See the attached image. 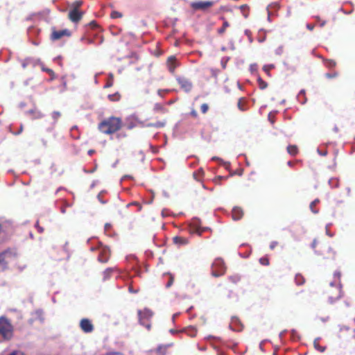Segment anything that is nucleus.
Segmentation results:
<instances>
[{
	"mask_svg": "<svg viewBox=\"0 0 355 355\" xmlns=\"http://www.w3.org/2000/svg\"><path fill=\"white\" fill-rule=\"evenodd\" d=\"M121 127V120L116 117H110L102 121L98 128L105 134H112L119 130Z\"/></svg>",
	"mask_w": 355,
	"mask_h": 355,
	"instance_id": "f257e3e1",
	"label": "nucleus"
},
{
	"mask_svg": "<svg viewBox=\"0 0 355 355\" xmlns=\"http://www.w3.org/2000/svg\"><path fill=\"white\" fill-rule=\"evenodd\" d=\"M0 336L3 340H9L12 336V326L4 317L0 318Z\"/></svg>",
	"mask_w": 355,
	"mask_h": 355,
	"instance_id": "f03ea898",
	"label": "nucleus"
},
{
	"mask_svg": "<svg viewBox=\"0 0 355 355\" xmlns=\"http://www.w3.org/2000/svg\"><path fill=\"white\" fill-rule=\"evenodd\" d=\"M17 255L14 250H7L0 254V271L7 268L8 263L11 261Z\"/></svg>",
	"mask_w": 355,
	"mask_h": 355,
	"instance_id": "7ed1b4c3",
	"label": "nucleus"
},
{
	"mask_svg": "<svg viewBox=\"0 0 355 355\" xmlns=\"http://www.w3.org/2000/svg\"><path fill=\"white\" fill-rule=\"evenodd\" d=\"M334 277L337 279V282L335 280L334 282L330 283V286L334 288L336 293L334 296L329 297V302L332 303L333 299L338 300L341 297V286L340 284V273L339 272H335Z\"/></svg>",
	"mask_w": 355,
	"mask_h": 355,
	"instance_id": "20e7f679",
	"label": "nucleus"
},
{
	"mask_svg": "<svg viewBox=\"0 0 355 355\" xmlns=\"http://www.w3.org/2000/svg\"><path fill=\"white\" fill-rule=\"evenodd\" d=\"M225 266L223 261L220 259H216L212 264V275L215 277L223 275L225 272Z\"/></svg>",
	"mask_w": 355,
	"mask_h": 355,
	"instance_id": "39448f33",
	"label": "nucleus"
},
{
	"mask_svg": "<svg viewBox=\"0 0 355 355\" xmlns=\"http://www.w3.org/2000/svg\"><path fill=\"white\" fill-rule=\"evenodd\" d=\"M138 316L140 324L145 326L148 329H150V324L146 322L153 316V312L148 309H144L143 311H138Z\"/></svg>",
	"mask_w": 355,
	"mask_h": 355,
	"instance_id": "423d86ee",
	"label": "nucleus"
},
{
	"mask_svg": "<svg viewBox=\"0 0 355 355\" xmlns=\"http://www.w3.org/2000/svg\"><path fill=\"white\" fill-rule=\"evenodd\" d=\"M215 3L214 1H194L190 3V6L195 10H202L205 11L207 8L211 7Z\"/></svg>",
	"mask_w": 355,
	"mask_h": 355,
	"instance_id": "0eeeda50",
	"label": "nucleus"
},
{
	"mask_svg": "<svg viewBox=\"0 0 355 355\" xmlns=\"http://www.w3.org/2000/svg\"><path fill=\"white\" fill-rule=\"evenodd\" d=\"M99 255H98V261L101 262H106L109 259L110 252L107 247L106 246H100L99 247Z\"/></svg>",
	"mask_w": 355,
	"mask_h": 355,
	"instance_id": "6e6552de",
	"label": "nucleus"
},
{
	"mask_svg": "<svg viewBox=\"0 0 355 355\" xmlns=\"http://www.w3.org/2000/svg\"><path fill=\"white\" fill-rule=\"evenodd\" d=\"M81 329L85 333H90L93 331L94 327L91 321L88 319H82L80 322Z\"/></svg>",
	"mask_w": 355,
	"mask_h": 355,
	"instance_id": "1a4fd4ad",
	"label": "nucleus"
},
{
	"mask_svg": "<svg viewBox=\"0 0 355 355\" xmlns=\"http://www.w3.org/2000/svg\"><path fill=\"white\" fill-rule=\"evenodd\" d=\"M83 13L77 9H71L69 12V17L73 22H77L80 20Z\"/></svg>",
	"mask_w": 355,
	"mask_h": 355,
	"instance_id": "9d476101",
	"label": "nucleus"
},
{
	"mask_svg": "<svg viewBox=\"0 0 355 355\" xmlns=\"http://www.w3.org/2000/svg\"><path fill=\"white\" fill-rule=\"evenodd\" d=\"M178 81L181 87L185 92H189L192 88V85L189 80L184 78H178Z\"/></svg>",
	"mask_w": 355,
	"mask_h": 355,
	"instance_id": "9b49d317",
	"label": "nucleus"
},
{
	"mask_svg": "<svg viewBox=\"0 0 355 355\" xmlns=\"http://www.w3.org/2000/svg\"><path fill=\"white\" fill-rule=\"evenodd\" d=\"M126 125L128 129H132L138 125L139 121L135 116H130L126 119Z\"/></svg>",
	"mask_w": 355,
	"mask_h": 355,
	"instance_id": "f8f14e48",
	"label": "nucleus"
},
{
	"mask_svg": "<svg viewBox=\"0 0 355 355\" xmlns=\"http://www.w3.org/2000/svg\"><path fill=\"white\" fill-rule=\"evenodd\" d=\"M64 35H69V33L67 30H62V31H53V33L51 34V39L53 40H57L60 39Z\"/></svg>",
	"mask_w": 355,
	"mask_h": 355,
	"instance_id": "ddd939ff",
	"label": "nucleus"
},
{
	"mask_svg": "<svg viewBox=\"0 0 355 355\" xmlns=\"http://www.w3.org/2000/svg\"><path fill=\"white\" fill-rule=\"evenodd\" d=\"M168 345H161L156 350L151 351L150 355H165Z\"/></svg>",
	"mask_w": 355,
	"mask_h": 355,
	"instance_id": "4468645a",
	"label": "nucleus"
},
{
	"mask_svg": "<svg viewBox=\"0 0 355 355\" xmlns=\"http://www.w3.org/2000/svg\"><path fill=\"white\" fill-rule=\"evenodd\" d=\"M243 216V211L239 207H234L232 209V218L234 220H239Z\"/></svg>",
	"mask_w": 355,
	"mask_h": 355,
	"instance_id": "2eb2a0df",
	"label": "nucleus"
},
{
	"mask_svg": "<svg viewBox=\"0 0 355 355\" xmlns=\"http://www.w3.org/2000/svg\"><path fill=\"white\" fill-rule=\"evenodd\" d=\"M177 67L176 60L174 57H170L168 59V67L171 72H174L175 68Z\"/></svg>",
	"mask_w": 355,
	"mask_h": 355,
	"instance_id": "dca6fc26",
	"label": "nucleus"
},
{
	"mask_svg": "<svg viewBox=\"0 0 355 355\" xmlns=\"http://www.w3.org/2000/svg\"><path fill=\"white\" fill-rule=\"evenodd\" d=\"M173 242L178 245H183L188 243V240L184 237L175 236L173 238Z\"/></svg>",
	"mask_w": 355,
	"mask_h": 355,
	"instance_id": "f3484780",
	"label": "nucleus"
},
{
	"mask_svg": "<svg viewBox=\"0 0 355 355\" xmlns=\"http://www.w3.org/2000/svg\"><path fill=\"white\" fill-rule=\"evenodd\" d=\"M319 338H316L314 340V342H313V345H314V347L319 352H324L326 349V347H322L319 345Z\"/></svg>",
	"mask_w": 355,
	"mask_h": 355,
	"instance_id": "a211bd4d",
	"label": "nucleus"
},
{
	"mask_svg": "<svg viewBox=\"0 0 355 355\" xmlns=\"http://www.w3.org/2000/svg\"><path fill=\"white\" fill-rule=\"evenodd\" d=\"M288 153L291 155H295L297 153V148L296 146L290 145L287 148Z\"/></svg>",
	"mask_w": 355,
	"mask_h": 355,
	"instance_id": "6ab92c4d",
	"label": "nucleus"
},
{
	"mask_svg": "<svg viewBox=\"0 0 355 355\" xmlns=\"http://www.w3.org/2000/svg\"><path fill=\"white\" fill-rule=\"evenodd\" d=\"M319 200L318 199H315V200H313L311 204H310V209L311 210V211L314 214H317L318 213V209H313V207L315 205H316L318 203H319Z\"/></svg>",
	"mask_w": 355,
	"mask_h": 355,
	"instance_id": "aec40b11",
	"label": "nucleus"
},
{
	"mask_svg": "<svg viewBox=\"0 0 355 355\" xmlns=\"http://www.w3.org/2000/svg\"><path fill=\"white\" fill-rule=\"evenodd\" d=\"M186 331L187 334L191 337H193L196 335V329L194 327H190L187 329Z\"/></svg>",
	"mask_w": 355,
	"mask_h": 355,
	"instance_id": "412c9836",
	"label": "nucleus"
},
{
	"mask_svg": "<svg viewBox=\"0 0 355 355\" xmlns=\"http://www.w3.org/2000/svg\"><path fill=\"white\" fill-rule=\"evenodd\" d=\"M295 282L297 285H301L304 283V279L300 275H297L295 278Z\"/></svg>",
	"mask_w": 355,
	"mask_h": 355,
	"instance_id": "4be33fe9",
	"label": "nucleus"
},
{
	"mask_svg": "<svg viewBox=\"0 0 355 355\" xmlns=\"http://www.w3.org/2000/svg\"><path fill=\"white\" fill-rule=\"evenodd\" d=\"M112 271H113L112 268H107V270H105L103 273V279L105 280V279H108V277L110 276V275L111 274V272Z\"/></svg>",
	"mask_w": 355,
	"mask_h": 355,
	"instance_id": "5701e85b",
	"label": "nucleus"
},
{
	"mask_svg": "<svg viewBox=\"0 0 355 355\" xmlns=\"http://www.w3.org/2000/svg\"><path fill=\"white\" fill-rule=\"evenodd\" d=\"M122 17V14L118 11H112L111 12V17L113 19L121 18Z\"/></svg>",
	"mask_w": 355,
	"mask_h": 355,
	"instance_id": "b1692460",
	"label": "nucleus"
},
{
	"mask_svg": "<svg viewBox=\"0 0 355 355\" xmlns=\"http://www.w3.org/2000/svg\"><path fill=\"white\" fill-rule=\"evenodd\" d=\"M83 2L81 1H76L71 5L72 9H77L82 6Z\"/></svg>",
	"mask_w": 355,
	"mask_h": 355,
	"instance_id": "393cba45",
	"label": "nucleus"
},
{
	"mask_svg": "<svg viewBox=\"0 0 355 355\" xmlns=\"http://www.w3.org/2000/svg\"><path fill=\"white\" fill-rule=\"evenodd\" d=\"M274 68L273 64H266L263 67V71L269 75V71Z\"/></svg>",
	"mask_w": 355,
	"mask_h": 355,
	"instance_id": "a878e982",
	"label": "nucleus"
},
{
	"mask_svg": "<svg viewBox=\"0 0 355 355\" xmlns=\"http://www.w3.org/2000/svg\"><path fill=\"white\" fill-rule=\"evenodd\" d=\"M168 276H169V280L166 285V288H169L173 284V280H174V277L173 276L172 274L169 273Z\"/></svg>",
	"mask_w": 355,
	"mask_h": 355,
	"instance_id": "bb28decb",
	"label": "nucleus"
},
{
	"mask_svg": "<svg viewBox=\"0 0 355 355\" xmlns=\"http://www.w3.org/2000/svg\"><path fill=\"white\" fill-rule=\"evenodd\" d=\"M228 26H229V23H228L227 21H225L223 22V27L218 30V33H224V32H225V28H227Z\"/></svg>",
	"mask_w": 355,
	"mask_h": 355,
	"instance_id": "cd10ccee",
	"label": "nucleus"
},
{
	"mask_svg": "<svg viewBox=\"0 0 355 355\" xmlns=\"http://www.w3.org/2000/svg\"><path fill=\"white\" fill-rule=\"evenodd\" d=\"M272 7H277L278 8L279 7V5L277 3H274V4H271L268 7V19L270 20V15H271V12L270 11V9Z\"/></svg>",
	"mask_w": 355,
	"mask_h": 355,
	"instance_id": "c85d7f7f",
	"label": "nucleus"
},
{
	"mask_svg": "<svg viewBox=\"0 0 355 355\" xmlns=\"http://www.w3.org/2000/svg\"><path fill=\"white\" fill-rule=\"evenodd\" d=\"M259 262L264 266H268L269 264V261L267 258L262 257L259 259Z\"/></svg>",
	"mask_w": 355,
	"mask_h": 355,
	"instance_id": "c756f323",
	"label": "nucleus"
},
{
	"mask_svg": "<svg viewBox=\"0 0 355 355\" xmlns=\"http://www.w3.org/2000/svg\"><path fill=\"white\" fill-rule=\"evenodd\" d=\"M304 94H305V92H304V89H302V90H301V91L300 92V93H299V94H298V96H297L298 101H300L302 103H305V101H306V99H304V100H303V101H301V100H300V97H301L302 96H304Z\"/></svg>",
	"mask_w": 355,
	"mask_h": 355,
	"instance_id": "7c9ffc66",
	"label": "nucleus"
},
{
	"mask_svg": "<svg viewBox=\"0 0 355 355\" xmlns=\"http://www.w3.org/2000/svg\"><path fill=\"white\" fill-rule=\"evenodd\" d=\"M208 108H209L208 105L205 104V103L202 104L200 107L202 112L204 114L207 112Z\"/></svg>",
	"mask_w": 355,
	"mask_h": 355,
	"instance_id": "2f4dec72",
	"label": "nucleus"
},
{
	"mask_svg": "<svg viewBox=\"0 0 355 355\" xmlns=\"http://www.w3.org/2000/svg\"><path fill=\"white\" fill-rule=\"evenodd\" d=\"M238 107L241 111L245 110L244 105L242 104V99H239L238 102Z\"/></svg>",
	"mask_w": 355,
	"mask_h": 355,
	"instance_id": "473e14b6",
	"label": "nucleus"
},
{
	"mask_svg": "<svg viewBox=\"0 0 355 355\" xmlns=\"http://www.w3.org/2000/svg\"><path fill=\"white\" fill-rule=\"evenodd\" d=\"M164 122H157L155 124H150L149 126H154V127H157V128H160V127H163L164 125Z\"/></svg>",
	"mask_w": 355,
	"mask_h": 355,
	"instance_id": "72a5a7b5",
	"label": "nucleus"
},
{
	"mask_svg": "<svg viewBox=\"0 0 355 355\" xmlns=\"http://www.w3.org/2000/svg\"><path fill=\"white\" fill-rule=\"evenodd\" d=\"M250 70L251 72H254L257 70V64H252L250 66Z\"/></svg>",
	"mask_w": 355,
	"mask_h": 355,
	"instance_id": "f704fd0d",
	"label": "nucleus"
},
{
	"mask_svg": "<svg viewBox=\"0 0 355 355\" xmlns=\"http://www.w3.org/2000/svg\"><path fill=\"white\" fill-rule=\"evenodd\" d=\"M259 86L261 89H265L267 87L266 83L264 81H263L261 79L259 78Z\"/></svg>",
	"mask_w": 355,
	"mask_h": 355,
	"instance_id": "c9c22d12",
	"label": "nucleus"
},
{
	"mask_svg": "<svg viewBox=\"0 0 355 355\" xmlns=\"http://www.w3.org/2000/svg\"><path fill=\"white\" fill-rule=\"evenodd\" d=\"M31 113L34 114V119H39L42 116V114L40 112L32 111Z\"/></svg>",
	"mask_w": 355,
	"mask_h": 355,
	"instance_id": "e433bc0d",
	"label": "nucleus"
},
{
	"mask_svg": "<svg viewBox=\"0 0 355 355\" xmlns=\"http://www.w3.org/2000/svg\"><path fill=\"white\" fill-rule=\"evenodd\" d=\"M204 174V171L202 169H200L197 173H193L194 178L198 180L197 175H202Z\"/></svg>",
	"mask_w": 355,
	"mask_h": 355,
	"instance_id": "4c0bfd02",
	"label": "nucleus"
},
{
	"mask_svg": "<svg viewBox=\"0 0 355 355\" xmlns=\"http://www.w3.org/2000/svg\"><path fill=\"white\" fill-rule=\"evenodd\" d=\"M110 80L109 82L107 83V85H105V87H110L112 85L113 83H112V79H113V76L112 74L110 75Z\"/></svg>",
	"mask_w": 355,
	"mask_h": 355,
	"instance_id": "58836bf2",
	"label": "nucleus"
},
{
	"mask_svg": "<svg viewBox=\"0 0 355 355\" xmlns=\"http://www.w3.org/2000/svg\"><path fill=\"white\" fill-rule=\"evenodd\" d=\"M327 67H333L336 65V62L334 60H329L327 64Z\"/></svg>",
	"mask_w": 355,
	"mask_h": 355,
	"instance_id": "ea45409f",
	"label": "nucleus"
},
{
	"mask_svg": "<svg viewBox=\"0 0 355 355\" xmlns=\"http://www.w3.org/2000/svg\"><path fill=\"white\" fill-rule=\"evenodd\" d=\"M60 116V112H54L52 114V116L54 119H57L58 118H59Z\"/></svg>",
	"mask_w": 355,
	"mask_h": 355,
	"instance_id": "a19ab883",
	"label": "nucleus"
},
{
	"mask_svg": "<svg viewBox=\"0 0 355 355\" xmlns=\"http://www.w3.org/2000/svg\"><path fill=\"white\" fill-rule=\"evenodd\" d=\"M9 355H24V354L19 351H15L10 354Z\"/></svg>",
	"mask_w": 355,
	"mask_h": 355,
	"instance_id": "79ce46f5",
	"label": "nucleus"
},
{
	"mask_svg": "<svg viewBox=\"0 0 355 355\" xmlns=\"http://www.w3.org/2000/svg\"><path fill=\"white\" fill-rule=\"evenodd\" d=\"M245 34L249 37L250 42H252V40L250 37V31L248 30L245 31Z\"/></svg>",
	"mask_w": 355,
	"mask_h": 355,
	"instance_id": "37998d69",
	"label": "nucleus"
},
{
	"mask_svg": "<svg viewBox=\"0 0 355 355\" xmlns=\"http://www.w3.org/2000/svg\"><path fill=\"white\" fill-rule=\"evenodd\" d=\"M277 245V243L276 241H273V242H272V243H270V249H272H272H274V248H275V247Z\"/></svg>",
	"mask_w": 355,
	"mask_h": 355,
	"instance_id": "c03bdc74",
	"label": "nucleus"
},
{
	"mask_svg": "<svg viewBox=\"0 0 355 355\" xmlns=\"http://www.w3.org/2000/svg\"><path fill=\"white\" fill-rule=\"evenodd\" d=\"M306 28L309 30L312 31L314 28V25L308 24H306Z\"/></svg>",
	"mask_w": 355,
	"mask_h": 355,
	"instance_id": "a18cd8bd",
	"label": "nucleus"
},
{
	"mask_svg": "<svg viewBox=\"0 0 355 355\" xmlns=\"http://www.w3.org/2000/svg\"><path fill=\"white\" fill-rule=\"evenodd\" d=\"M328 229H329V225H327L326 226V233H327V235H329V236H333V234H330V232H329Z\"/></svg>",
	"mask_w": 355,
	"mask_h": 355,
	"instance_id": "49530a36",
	"label": "nucleus"
},
{
	"mask_svg": "<svg viewBox=\"0 0 355 355\" xmlns=\"http://www.w3.org/2000/svg\"><path fill=\"white\" fill-rule=\"evenodd\" d=\"M328 229H329V225H327L326 226V233H327V235H329V236H333V234H330V232H329Z\"/></svg>",
	"mask_w": 355,
	"mask_h": 355,
	"instance_id": "de8ad7c7",
	"label": "nucleus"
},
{
	"mask_svg": "<svg viewBox=\"0 0 355 355\" xmlns=\"http://www.w3.org/2000/svg\"><path fill=\"white\" fill-rule=\"evenodd\" d=\"M36 227H37L38 231H39L40 232H43V229H42V228H41L40 227H39L37 223V225H36Z\"/></svg>",
	"mask_w": 355,
	"mask_h": 355,
	"instance_id": "09e8293b",
	"label": "nucleus"
},
{
	"mask_svg": "<svg viewBox=\"0 0 355 355\" xmlns=\"http://www.w3.org/2000/svg\"><path fill=\"white\" fill-rule=\"evenodd\" d=\"M282 51V48L280 47L277 50V53L280 54Z\"/></svg>",
	"mask_w": 355,
	"mask_h": 355,
	"instance_id": "8fccbe9b",
	"label": "nucleus"
},
{
	"mask_svg": "<svg viewBox=\"0 0 355 355\" xmlns=\"http://www.w3.org/2000/svg\"><path fill=\"white\" fill-rule=\"evenodd\" d=\"M114 96L115 95H109V98L111 100V101H114Z\"/></svg>",
	"mask_w": 355,
	"mask_h": 355,
	"instance_id": "3c124183",
	"label": "nucleus"
},
{
	"mask_svg": "<svg viewBox=\"0 0 355 355\" xmlns=\"http://www.w3.org/2000/svg\"><path fill=\"white\" fill-rule=\"evenodd\" d=\"M110 227V224H105V230H107Z\"/></svg>",
	"mask_w": 355,
	"mask_h": 355,
	"instance_id": "603ef678",
	"label": "nucleus"
},
{
	"mask_svg": "<svg viewBox=\"0 0 355 355\" xmlns=\"http://www.w3.org/2000/svg\"><path fill=\"white\" fill-rule=\"evenodd\" d=\"M318 153H319L320 155H327V152H326V151H324V152H322V153H320L319 150H318Z\"/></svg>",
	"mask_w": 355,
	"mask_h": 355,
	"instance_id": "864d4df0",
	"label": "nucleus"
},
{
	"mask_svg": "<svg viewBox=\"0 0 355 355\" xmlns=\"http://www.w3.org/2000/svg\"><path fill=\"white\" fill-rule=\"evenodd\" d=\"M43 70L46 71L49 73H53V71L51 69H43Z\"/></svg>",
	"mask_w": 355,
	"mask_h": 355,
	"instance_id": "5fc2aeb1",
	"label": "nucleus"
},
{
	"mask_svg": "<svg viewBox=\"0 0 355 355\" xmlns=\"http://www.w3.org/2000/svg\"><path fill=\"white\" fill-rule=\"evenodd\" d=\"M94 151L93 150H89L88 151V153H89V155H92V154L94 153Z\"/></svg>",
	"mask_w": 355,
	"mask_h": 355,
	"instance_id": "6e6d98bb",
	"label": "nucleus"
},
{
	"mask_svg": "<svg viewBox=\"0 0 355 355\" xmlns=\"http://www.w3.org/2000/svg\"><path fill=\"white\" fill-rule=\"evenodd\" d=\"M316 245V241H313V243H312V247L313 248H315Z\"/></svg>",
	"mask_w": 355,
	"mask_h": 355,
	"instance_id": "4d7b16f0",
	"label": "nucleus"
},
{
	"mask_svg": "<svg viewBox=\"0 0 355 355\" xmlns=\"http://www.w3.org/2000/svg\"><path fill=\"white\" fill-rule=\"evenodd\" d=\"M191 114H192L193 116H196L197 115V114H196V111H192V112H191Z\"/></svg>",
	"mask_w": 355,
	"mask_h": 355,
	"instance_id": "13d9d810",
	"label": "nucleus"
},
{
	"mask_svg": "<svg viewBox=\"0 0 355 355\" xmlns=\"http://www.w3.org/2000/svg\"><path fill=\"white\" fill-rule=\"evenodd\" d=\"M212 159L213 160H220V159H219L218 157H212Z\"/></svg>",
	"mask_w": 355,
	"mask_h": 355,
	"instance_id": "bf43d9fd",
	"label": "nucleus"
},
{
	"mask_svg": "<svg viewBox=\"0 0 355 355\" xmlns=\"http://www.w3.org/2000/svg\"><path fill=\"white\" fill-rule=\"evenodd\" d=\"M333 182H336V180L331 179L329 180V184H331Z\"/></svg>",
	"mask_w": 355,
	"mask_h": 355,
	"instance_id": "052dcab7",
	"label": "nucleus"
},
{
	"mask_svg": "<svg viewBox=\"0 0 355 355\" xmlns=\"http://www.w3.org/2000/svg\"><path fill=\"white\" fill-rule=\"evenodd\" d=\"M326 76L328 78H332L333 77V76H331L330 73H327Z\"/></svg>",
	"mask_w": 355,
	"mask_h": 355,
	"instance_id": "680f3d73",
	"label": "nucleus"
},
{
	"mask_svg": "<svg viewBox=\"0 0 355 355\" xmlns=\"http://www.w3.org/2000/svg\"><path fill=\"white\" fill-rule=\"evenodd\" d=\"M246 8V6H245V5H243V6H241V10H243V9H244V8Z\"/></svg>",
	"mask_w": 355,
	"mask_h": 355,
	"instance_id": "e2e57ef3",
	"label": "nucleus"
},
{
	"mask_svg": "<svg viewBox=\"0 0 355 355\" xmlns=\"http://www.w3.org/2000/svg\"><path fill=\"white\" fill-rule=\"evenodd\" d=\"M239 279V278L238 277H235V279H234L233 281H234V282H237Z\"/></svg>",
	"mask_w": 355,
	"mask_h": 355,
	"instance_id": "0e129e2a",
	"label": "nucleus"
},
{
	"mask_svg": "<svg viewBox=\"0 0 355 355\" xmlns=\"http://www.w3.org/2000/svg\"><path fill=\"white\" fill-rule=\"evenodd\" d=\"M288 166H291L293 165V164H292V162H290V161H289V162H288Z\"/></svg>",
	"mask_w": 355,
	"mask_h": 355,
	"instance_id": "69168bd1",
	"label": "nucleus"
},
{
	"mask_svg": "<svg viewBox=\"0 0 355 355\" xmlns=\"http://www.w3.org/2000/svg\"><path fill=\"white\" fill-rule=\"evenodd\" d=\"M177 314L173 315V320H174L175 318L176 317Z\"/></svg>",
	"mask_w": 355,
	"mask_h": 355,
	"instance_id": "338daca9",
	"label": "nucleus"
},
{
	"mask_svg": "<svg viewBox=\"0 0 355 355\" xmlns=\"http://www.w3.org/2000/svg\"><path fill=\"white\" fill-rule=\"evenodd\" d=\"M33 44H34L35 45H38V44H39V43H38V42H34Z\"/></svg>",
	"mask_w": 355,
	"mask_h": 355,
	"instance_id": "774afa93",
	"label": "nucleus"
}]
</instances>
